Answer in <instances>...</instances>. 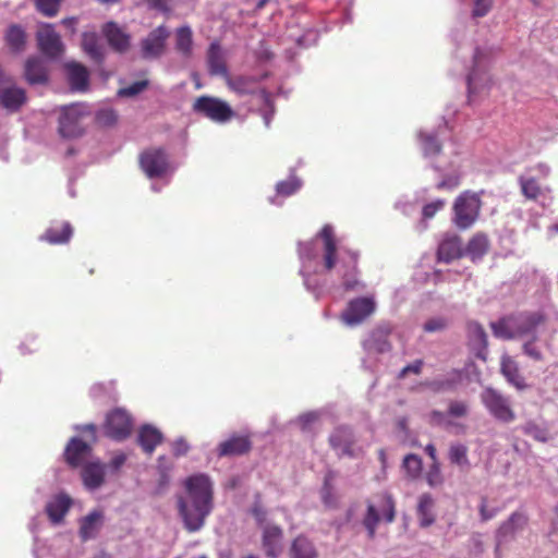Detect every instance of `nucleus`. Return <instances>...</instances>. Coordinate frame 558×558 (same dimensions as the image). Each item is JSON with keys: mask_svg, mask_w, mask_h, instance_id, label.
I'll return each instance as SVG.
<instances>
[{"mask_svg": "<svg viewBox=\"0 0 558 558\" xmlns=\"http://www.w3.org/2000/svg\"><path fill=\"white\" fill-rule=\"evenodd\" d=\"M185 495L177 497V507L184 529L201 531L214 510V485L207 474L198 473L184 481Z\"/></svg>", "mask_w": 558, "mask_h": 558, "instance_id": "obj_1", "label": "nucleus"}, {"mask_svg": "<svg viewBox=\"0 0 558 558\" xmlns=\"http://www.w3.org/2000/svg\"><path fill=\"white\" fill-rule=\"evenodd\" d=\"M323 242V270L330 272L337 268L341 277V286L347 292H362L365 283L359 278V252L344 247L336 239L331 225H325L318 232Z\"/></svg>", "mask_w": 558, "mask_h": 558, "instance_id": "obj_2", "label": "nucleus"}, {"mask_svg": "<svg viewBox=\"0 0 558 558\" xmlns=\"http://www.w3.org/2000/svg\"><path fill=\"white\" fill-rule=\"evenodd\" d=\"M546 315L543 311H520L505 315L490 323L493 335L502 340H524L537 335L544 325Z\"/></svg>", "mask_w": 558, "mask_h": 558, "instance_id": "obj_3", "label": "nucleus"}, {"mask_svg": "<svg viewBox=\"0 0 558 558\" xmlns=\"http://www.w3.org/2000/svg\"><path fill=\"white\" fill-rule=\"evenodd\" d=\"M299 258L301 262L300 275L303 277V283L306 290L311 291L318 298L323 283L317 278L323 270V242L318 238L308 242H299Z\"/></svg>", "mask_w": 558, "mask_h": 558, "instance_id": "obj_4", "label": "nucleus"}, {"mask_svg": "<svg viewBox=\"0 0 558 558\" xmlns=\"http://www.w3.org/2000/svg\"><path fill=\"white\" fill-rule=\"evenodd\" d=\"M267 77V74L257 77L252 75H239L228 80V85L238 95H254L257 94L263 107L259 113L263 117L266 128L270 126L271 120L275 116V106L272 102L271 94L265 88H259V83Z\"/></svg>", "mask_w": 558, "mask_h": 558, "instance_id": "obj_5", "label": "nucleus"}, {"mask_svg": "<svg viewBox=\"0 0 558 558\" xmlns=\"http://www.w3.org/2000/svg\"><path fill=\"white\" fill-rule=\"evenodd\" d=\"M489 52L484 48H475L473 66L466 76L468 101L473 104L478 96L486 94L490 88L492 80L487 72Z\"/></svg>", "mask_w": 558, "mask_h": 558, "instance_id": "obj_6", "label": "nucleus"}, {"mask_svg": "<svg viewBox=\"0 0 558 558\" xmlns=\"http://www.w3.org/2000/svg\"><path fill=\"white\" fill-rule=\"evenodd\" d=\"M483 193L484 191H464L456 198L452 221L459 229H469L477 221L482 208L481 195Z\"/></svg>", "mask_w": 558, "mask_h": 558, "instance_id": "obj_7", "label": "nucleus"}, {"mask_svg": "<svg viewBox=\"0 0 558 558\" xmlns=\"http://www.w3.org/2000/svg\"><path fill=\"white\" fill-rule=\"evenodd\" d=\"M480 400L488 414L497 422L510 424L515 420L517 415L512 409L510 397L505 396L498 389L490 386L483 388Z\"/></svg>", "mask_w": 558, "mask_h": 558, "instance_id": "obj_8", "label": "nucleus"}, {"mask_svg": "<svg viewBox=\"0 0 558 558\" xmlns=\"http://www.w3.org/2000/svg\"><path fill=\"white\" fill-rule=\"evenodd\" d=\"M193 112L215 123L225 124L234 116L230 105L217 97L203 95L195 99Z\"/></svg>", "mask_w": 558, "mask_h": 558, "instance_id": "obj_9", "label": "nucleus"}, {"mask_svg": "<svg viewBox=\"0 0 558 558\" xmlns=\"http://www.w3.org/2000/svg\"><path fill=\"white\" fill-rule=\"evenodd\" d=\"M356 440L353 428L348 425L337 426L328 438L330 447L339 458L348 457L351 459L360 458L363 453L362 448L355 446Z\"/></svg>", "mask_w": 558, "mask_h": 558, "instance_id": "obj_10", "label": "nucleus"}, {"mask_svg": "<svg viewBox=\"0 0 558 558\" xmlns=\"http://www.w3.org/2000/svg\"><path fill=\"white\" fill-rule=\"evenodd\" d=\"M140 166L149 179L161 178L170 171L169 156L163 148H150L140 155Z\"/></svg>", "mask_w": 558, "mask_h": 558, "instance_id": "obj_11", "label": "nucleus"}, {"mask_svg": "<svg viewBox=\"0 0 558 558\" xmlns=\"http://www.w3.org/2000/svg\"><path fill=\"white\" fill-rule=\"evenodd\" d=\"M376 303L371 296H360L349 301L341 314V319L347 326L353 327L364 322L375 312Z\"/></svg>", "mask_w": 558, "mask_h": 558, "instance_id": "obj_12", "label": "nucleus"}, {"mask_svg": "<svg viewBox=\"0 0 558 558\" xmlns=\"http://www.w3.org/2000/svg\"><path fill=\"white\" fill-rule=\"evenodd\" d=\"M169 36L170 32L165 25L154 28L141 40V57L145 60L159 59L165 53Z\"/></svg>", "mask_w": 558, "mask_h": 558, "instance_id": "obj_13", "label": "nucleus"}, {"mask_svg": "<svg viewBox=\"0 0 558 558\" xmlns=\"http://www.w3.org/2000/svg\"><path fill=\"white\" fill-rule=\"evenodd\" d=\"M36 38L38 48L45 57L57 59L63 53V44L52 24H44L38 29Z\"/></svg>", "mask_w": 558, "mask_h": 558, "instance_id": "obj_14", "label": "nucleus"}, {"mask_svg": "<svg viewBox=\"0 0 558 558\" xmlns=\"http://www.w3.org/2000/svg\"><path fill=\"white\" fill-rule=\"evenodd\" d=\"M132 429V418L122 409H116L107 415L105 423V434L117 441L129 437Z\"/></svg>", "mask_w": 558, "mask_h": 558, "instance_id": "obj_15", "label": "nucleus"}, {"mask_svg": "<svg viewBox=\"0 0 558 558\" xmlns=\"http://www.w3.org/2000/svg\"><path fill=\"white\" fill-rule=\"evenodd\" d=\"M80 105L71 104L61 108L59 116V133L62 137L73 138L82 134Z\"/></svg>", "mask_w": 558, "mask_h": 558, "instance_id": "obj_16", "label": "nucleus"}, {"mask_svg": "<svg viewBox=\"0 0 558 558\" xmlns=\"http://www.w3.org/2000/svg\"><path fill=\"white\" fill-rule=\"evenodd\" d=\"M92 446L80 437H72L66 444L63 457L68 465L73 469L82 468L88 463L92 456Z\"/></svg>", "mask_w": 558, "mask_h": 558, "instance_id": "obj_17", "label": "nucleus"}, {"mask_svg": "<svg viewBox=\"0 0 558 558\" xmlns=\"http://www.w3.org/2000/svg\"><path fill=\"white\" fill-rule=\"evenodd\" d=\"M465 368H452L445 376L424 383L425 387L435 393L456 391L466 379Z\"/></svg>", "mask_w": 558, "mask_h": 558, "instance_id": "obj_18", "label": "nucleus"}, {"mask_svg": "<svg viewBox=\"0 0 558 558\" xmlns=\"http://www.w3.org/2000/svg\"><path fill=\"white\" fill-rule=\"evenodd\" d=\"M527 524V517L521 511H514L504 521L496 531V551L499 546L514 539L517 533L523 531Z\"/></svg>", "mask_w": 558, "mask_h": 558, "instance_id": "obj_19", "label": "nucleus"}, {"mask_svg": "<svg viewBox=\"0 0 558 558\" xmlns=\"http://www.w3.org/2000/svg\"><path fill=\"white\" fill-rule=\"evenodd\" d=\"M432 168L442 177L436 184L437 190H453L459 186L461 170L456 159L450 160L448 165H445L441 160H436L432 163Z\"/></svg>", "mask_w": 558, "mask_h": 558, "instance_id": "obj_20", "label": "nucleus"}, {"mask_svg": "<svg viewBox=\"0 0 558 558\" xmlns=\"http://www.w3.org/2000/svg\"><path fill=\"white\" fill-rule=\"evenodd\" d=\"M468 343L474 355L483 361L487 359L488 337L483 326L477 322H469L466 326Z\"/></svg>", "mask_w": 558, "mask_h": 558, "instance_id": "obj_21", "label": "nucleus"}, {"mask_svg": "<svg viewBox=\"0 0 558 558\" xmlns=\"http://www.w3.org/2000/svg\"><path fill=\"white\" fill-rule=\"evenodd\" d=\"M251 448L252 442L247 436L233 434L218 445L217 456L219 458L243 456L247 453Z\"/></svg>", "mask_w": 558, "mask_h": 558, "instance_id": "obj_22", "label": "nucleus"}, {"mask_svg": "<svg viewBox=\"0 0 558 558\" xmlns=\"http://www.w3.org/2000/svg\"><path fill=\"white\" fill-rule=\"evenodd\" d=\"M391 328L388 325H380L375 328L363 341V348L367 353H386L391 350L388 340Z\"/></svg>", "mask_w": 558, "mask_h": 558, "instance_id": "obj_23", "label": "nucleus"}, {"mask_svg": "<svg viewBox=\"0 0 558 558\" xmlns=\"http://www.w3.org/2000/svg\"><path fill=\"white\" fill-rule=\"evenodd\" d=\"M105 523L104 512L93 510L80 519L78 535L83 542L95 539L101 531Z\"/></svg>", "mask_w": 558, "mask_h": 558, "instance_id": "obj_24", "label": "nucleus"}, {"mask_svg": "<svg viewBox=\"0 0 558 558\" xmlns=\"http://www.w3.org/2000/svg\"><path fill=\"white\" fill-rule=\"evenodd\" d=\"M283 531L276 524L267 523L263 529V548L269 558H277L282 550Z\"/></svg>", "mask_w": 558, "mask_h": 558, "instance_id": "obj_25", "label": "nucleus"}, {"mask_svg": "<svg viewBox=\"0 0 558 558\" xmlns=\"http://www.w3.org/2000/svg\"><path fill=\"white\" fill-rule=\"evenodd\" d=\"M105 469L106 465L99 461L88 462L82 466L81 477L87 490L95 492L102 486L106 475Z\"/></svg>", "mask_w": 558, "mask_h": 558, "instance_id": "obj_26", "label": "nucleus"}, {"mask_svg": "<svg viewBox=\"0 0 558 558\" xmlns=\"http://www.w3.org/2000/svg\"><path fill=\"white\" fill-rule=\"evenodd\" d=\"M522 194L529 198L538 202L543 207H547L553 202L549 189H542L534 178H519Z\"/></svg>", "mask_w": 558, "mask_h": 558, "instance_id": "obj_27", "label": "nucleus"}, {"mask_svg": "<svg viewBox=\"0 0 558 558\" xmlns=\"http://www.w3.org/2000/svg\"><path fill=\"white\" fill-rule=\"evenodd\" d=\"M463 255L462 243L458 235H446L439 243L437 260L450 264Z\"/></svg>", "mask_w": 558, "mask_h": 558, "instance_id": "obj_28", "label": "nucleus"}, {"mask_svg": "<svg viewBox=\"0 0 558 558\" xmlns=\"http://www.w3.org/2000/svg\"><path fill=\"white\" fill-rule=\"evenodd\" d=\"M24 76L29 85H41L48 82L46 63L38 57L28 58L24 66Z\"/></svg>", "mask_w": 558, "mask_h": 558, "instance_id": "obj_29", "label": "nucleus"}, {"mask_svg": "<svg viewBox=\"0 0 558 558\" xmlns=\"http://www.w3.org/2000/svg\"><path fill=\"white\" fill-rule=\"evenodd\" d=\"M26 101V93L16 86H7L0 89V107L10 112H16Z\"/></svg>", "mask_w": 558, "mask_h": 558, "instance_id": "obj_30", "label": "nucleus"}, {"mask_svg": "<svg viewBox=\"0 0 558 558\" xmlns=\"http://www.w3.org/2000/svg\"><path fill=\"white\" fill-rule=\"evenodd\" d=\"M68 80L71 88L76 92H85L89 84V72L83 64L71 61L65 64Z\"/></svg>", "mask_w": 558, "mask_h": 558, "instance_id": "obj_31", "label": "nucleus"}, {"mask_svg": "<svg viewBox=\"0 0 558 558\" xmlns=\"http://www.w3.org/2000/svg\"><path fill=\"white\" fill-rule=\"evenodd\" d=\"M162 433L150 424L141 426L137 434V442L144 452L151 454L156 447L162 441Z\"/></svg>", "mask_w": 558, "mask_h": 558, "instance_id": "obj_32", "label": "nucleus"}, {"mask_svg": "<svg viewBox=\"0 0 558 558\" xmlns=\"http://www.w3.org/2000/svg\"><path fill=\"white\" fill-rule=\"evenodd\" d=\"M208 72L213 76H227L228 68L225 61L223 51L217 41L209 45L207 51Z\"/></svg>", "mask_w": 558, "mask_h": 558, "instance_id": "obj_33", "label": "nucleus"}, {"mask_svg": "<svg viewBox=\"0 0 558 558\" xmlns=\"http://www.w3.org/2000/svg\"><path fill=\"white\" fill-rule=\"evenodd\" d=\"M500 371L506 380L518 390L522 391L527 388V384L520 373L518 363L512 357L508 355L502 356Z\"/></svg>", "mask_w": 558, "mask_h": 558, "instance_id": "obj_34", "label": "nucleus"}, {"mask_svg": "<svg viewBox=\"0 0 558 558\" xmlns=\"http://www.w3.org/2000/svg\"><path fill=\"white\" fill-rule=\"evenodd\" d=\"M104 34L110 47L118 52H124L130 47V36L124 33L114 22H108L104 26Z\"/></svg>", "mask_w": 558, "mask_h": 558, "instance_id": "obj_35", "label": "nucleus"}, {"mask_svg": "<svg viewBox=\"0 0 558 558\" xmlns=\"http://www.w3.org/2000/svg\"><path fill=\"white\" fill-rule=\"evenodd\" d=\"M72 505L71 498L61 493L56 495L46 505V512L52 523H60Z\"/></svg>", "mask_w": 558, "mask_h": 558, "instance_id": "obj_36", "label": "nucleus"}, {"mask_svg": "<svg viewBox=\"0 0 558 558\" xmlns=\"http://www.w3.org/2000/svg\"><path fill=\"white\" fill-rule=\"evenodd\" d=\"M445 131L446 128H439L438 131L432 133L420 131L418 138L421 142V149L425 158H434L442 155L439 135Z\"/></svg>", "mask_w": 558, "mask_h": 558, "instance_id": "obj_37", "label": "nucleus"}, {"mask_svg": "<svg viewBox=\"0 0 558 558\" xmlns=\"http://www.w3.org/2000/svg\"><path fill=\"white\" fill-rule=\"evenodd\" d=\"M73 234V228L70 222L64 221L61 225L49 227L40 236L41 240L50 244H64L70 241Z\"/></svg>", "mask_w": 558, "mask_h": 558, "instance_id": "obj_38", "label": "nucleus"}, {"mask_svg": "<svg viewBox=\"0 0 558 558\" xmlns=\"http://www.w3.org/2000/svg\"><path fill=\"white\" fill-rule=\"evenodd\" d=\"M434 506L435 501L430 494L420 496L416 512L421 527H428L435 522Z\"/></svg>", "mask_w": 558, "mask_h": 558, "instance_id": "obj_39", "label": "nucleus"}, {"mask_svg": "<svg viewBox=\"0 0 558 558\" xmlns=\"http://www.w3.org/2000/svg\"><path fill=\"white\" fill-rule=\"evenodd\" d=\"M488 248L489 241L487 235L478 232L470 239L465 247V254L470 256L473 262H477L483 258Z\"/></svg>", "mask_w": 558, "mask_h": 558, "instance_id": "obj_40", "label": "nucleus"}, {"mask_svg": "<svg viewBox=\"0 0 558 558\" xmlns=\"http://www.w3.org/2000/svg\"><path fill=\"white\" fill-rule=\"evenodd\" d=\"M291 558H317L314 544L305 536H298L290 547Z\"/></svg>", "mask_w": 558, "mask_h": 558, "instance_id": "obj_41", "label": "nucleus"}, {"mask_svg": "<svg viewBox=\"0 0 558 558\" xmlns=\"http://www.w3.org/2000/svg\"><path fill=\"white\" fill-rule=\"evenodd\" d=\"M82 47L84 52L96 63H101L104 61V49L99 45L97 35L95 33L83 34Z\"/></svg>", "mask_w": 558, "mask_h": 558, "instance_id": "obj_42", "label": "nucleus"}, {"mask_svg": "<svg viewBox=\"0 0 558 558\" xmlns=\"http://www.w3.org/2000/svg\"><path fill=\"white\" fill-rule=\"evenodd\" d=\"M60 541H54L51 545L39 544L35 541L34 555L35 558H65L68 553L66 546H61Z\"/></svg>", "mask_w": 558, "mask_h": 558, "instance_id": "obj_43", "label": "nucleus"}, {"mask_svg": "<svg viewBox=\"0 0 558 558\" xmlns=\"http://www.w3.org/2000/svg\"><path fill=\"white\" fill-rule=\"evenodd\" d=\"M336 478V472L328 470L324 476V483L320 488V498L323 504L328 508L337 507V497L335 495L333 481Z\"/></svg>", "mask_w": 558, "mask_h": 558, "instance_id": "obj_44", "label": "nucleus"}, {"mask_svg": "<svg viewBox=\"0 0 558 558\" xmlns=\"http://www.w3.org/2000/svg\"><path fill=\"white\" fill-rule=\"evenodd\" d=\"M193 33L190 26H181L175 32V49L184 57L192 53Z\"/></svg>", "mask_w": 558, "mask_h": 558, "instance_id": "obj_45", "label": "nucleus"}, {"mask_svg": "<svg viewBox=\"0 0 558 558\" xmlns=\"http://www.w3.org/2000/svg\"><path fill=\"white\" fill-rule=\"evenodd\" d=\"M302 185V180L294 174L293 170H291L287 180L279 181L276 184V194L277 196L289 197L300 191Z\"/></svg>", "mask_w": 558, "mask_h": 558, "instance_id": "obj_46", "label": "nucleus"}, {"mask_svg": "<svg viewBox=\"0 0 558 558\" xmlns=\"http://www.w3.org/2000/svg\"><path fill=\"white\" fill-rule=\"evenodd\" d=\"M522 352L524 355H526L529 359H531L534 362H543L544 361V353L542 350L541 339L538 337V333L523 340Z\"/></svg>", "mask_w": 558, "mask_h": 558, "instance_id": "obj_47", "label": "nucleus"}, {"mask_svg": "<svg viewBox=\"0 0 558 558\" xmlns=\"http://www.w3.org/2000/svg\"><path fill=\"white\" fill-rule=\"evenodd\" d=\"M519 429L536 441L546 442L549 440L548 429L545 426L537 424L535 421L525 422L519 427Z\"/></svg>", "mask_w": 558, "mask_h": 558, "instance_id": "obj_48", "label": "nucleus"}, {"mask_svg": "<svg viewBox=\"0 0 558 558\" xmlns=\"http://www.w3.org/2000/svg\"><path fill=\"white\" fill-rule=\"evenodd\" d=\"M448 458L452 464H456L460 468L470 466L468 447L461 442L450 445Z\"/></svg>", "mask_w": 558, "mask_h": 558, "instance_id": "obj_49", "label": "nucleus"}, {"mask_svg": "<svg viewBox=\"0 0 558 558\" xmlns=\"http://www.w3.org/2000/svg\"><path fill=\"white\" fill-rule=\"evenodd\" d=\"M7 44L14 50H20L25 44V32L16 24L11 25L5 33Z\"/></svg>", "mask_w": 558, "mask_h": 558, "instance_id": "obj_50", "label": "nucleus"}, {"mask_svg": "<svg viewBox=\"0 0 558 558\" xmlns=\"http://www.w3.org/2000/svg\"><path fill=\"white\" fill-rule=\"evenodd\" d=\"M149 85L147 80L136 81L126 87H122L117 92L120 98L134 97L144 92Z\"/></svg>", "mask_w": 558, "mask_h": 558, "instance_id": "obj_51", "label": "nucleus"}, {"mask_svg": "<svg viewBox=\"0 0 558 558\" xmlns=\"http://www.w3.org/2000/svg\"><path fill=\"white\" fill-rule=\"evenodd\" d=\"M96 121L102 126H112L118 121V113L112 108H102L96 112Z\"/></svg>", "mask_w": 558, "mask_h": 558, "instance_id": "obj_52", "label": "nucleus"}, {"mask_svg": "<svg viewBox=\"0 0 558 558\" xmlns=\"http://www.w3.org/2000/svg\"><path fill=\"white\" fill-rule=\"evenodd\" d=\"M37 10L48 17L56 16L59 12L60 0H35Z\"/></svg>", "mask_w": 558, "mask_h": 558, "instance_id": "obj_53", "label": "nucleus"}, {"mask_svg": "<svg viewBox=\"0 0 558 558\" xmlns=\"http://www.w3.org/2000/svg\"><path fill=\"white\" fill-rule=\"evenodd\" d=\"M480 518L482 522H487L494 519L500 511V507H489L488 498L486 496L481 497V502L478 506Z\"/></svg>", "mask_w": 558, "mask_h": 558, "instance_id": "obj_54", "label": "nucleus"}, {"mask_svg": "<svg viewBox=\"0 0 558 558\" xmlns=\"http://www.w3.org/2000/svg\"><path fill=\"white\" fill-rule=\"evenodd\" d=\"M403 468L412 477H415L422 470V459L417 454L409 453L403 459Z\"/></svg>", "mask_w": 558, "mask_h": 558, "instance_id": "obj_55", "label": "nucleus"}, {"mask_svg": "<svg viewBox=\"0 0 558 558\" xmlns=\"http://www.w3.org/2000/svg\"><path fill=\"white\" fill-rule=\"evenodd\" d=\"M383 515L387 523L393 522L396 518V504L388 493L383 494Z\"/></svg>", "mask_w": 558, "mask_h": 558, "instance_id": "obj_56", "label": "nucleus"}, {"mask_svg": "<svg viewBox=\"0 0 558 558\" xmlns=\"http://www.w3.org/2000/svg\"><path fill=\"white\" fill-rule=\"evenodd\" d=\"M469 413V407L463 401L452 400L449 402L447 414L451 417H463Z\"/></svg>", "mask_w": 558, "mask_h": 558, "instance_id": "obj_57", "label": "nucleus"}, {"mask_svg": "<svg viewBox=\"0 0 558 558\" xmlns=\"http://www.w3.org/2000/svg\"><path fill=\"white\" fill-rule=\"evenodd\" d=\"M448 320L444 317H433L428 319L424 325L423 329L425 332H437L446 329Z\"/></svg>", "mask_w": 558, "mask_h": 558, "instance_id": "obj_58", "label": "nucleus"}, {"mask_svg": "<svg viewBox=\"0 0 558 558\" xmlns=\"http://www.w3.org/2000/svg\"><path fill=\"white\" fill-rule=\"evenodd\" d=\"M493 5L492 0H474L472 17L478 19L488 14Z\"/></svg>", "mask_w": 558, "mask_h": 558, "instance_id": "obj_59", "label": "nucleus"}, {"mask_svg": "<svg viewBox=\"0 0 558 558\" xmlns=\"http://www.w3.org/2000/svg\"><path fill=\"white\" fill-rule=\"evenodd\" d=\"M426 481L429 486L435 487L442 483V476L438 463H433L426 475Z\"/></svg>", "mask_w": 558, "mask_h": 558, "instance_id": "obj_60", "label": "nucleus"}, {"mask_svg": "<svg viewBox=\"0 0 558 558\" xmlns=\"http://www.w3.org/2000/svg\"><path fill=\"white\" fill-rule=\"evenodd\" d=\"M445 206V201L442 199H436L432 203L426 204L423 207L422 215L423 218L429 219L435 216V214Z\"/></svg>", "mask_w": 558, "mask_h": 558, "instance_id": "obj_61", "label": "nucleus"}, {"mask_svg": "<svg viewBox=\"0 0 558 558\" xmlns=\"http://www.w3.org/2000/svg\"><path fill=\"white\" fill-rule=\"evenodd\" d=\"M171 447L173 456L177 458L185 456L190 450V445L187 444L184 437L177 438L172 442Z\"/></svg>", "mask_w": 558, "mask_h": 558, "instance_id": "obj_62", "label": "nucleus"}, {"mask_svg": "<svg viewBox=\"0 0 558 558\" xmlns=\"http://www.w3.org/2000/svg\"><path fill=\"white\" fill-rule=\"evenodd\" d=\"M319 418V412L317 411H311V412H306V413H303L301 414L299 417H298V421L301 425V428L303 430H307L310 428V426L316 422L317 420Z\"/></svg>", "mask_w": 558, "mask_h": 558, "instance_id": "obj_63", "label": "nucleus"}, {"mask_svg": "<svg viewBox=\"0 0 558 558\" xmlns=\"http://www.w3.org/2000/svg\"><path fill=\"white\" fill-rule=\"evenodd\" d=\"M380 515L376 507L372 504L367 505V510L363 519V524L378 525Z\"/></svg>", "mask_w": 558, "mask_h": 558, "instance_id": "obj_64", "label": "nucleus"}]
</instances>
